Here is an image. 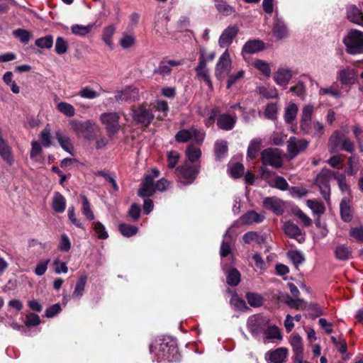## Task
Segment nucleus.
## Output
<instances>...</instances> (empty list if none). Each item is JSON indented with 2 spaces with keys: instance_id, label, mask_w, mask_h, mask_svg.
Listing matches in <instances>:
<instances>
[{
  "instance_id": "nucleus-35",
  "label": "nucleus",
  "mask_w": 363,
  "mask_h": 363,
  "mask_svg": "<svg viewBox=\"0 0 363 363\" xmlns=\"http://www.w3.org/2000/svg\"><path fill=\"white\" fill-rule=\"evenodd\" d=\"M69 125L71 130L75 132L77 134L84 135V131L91 128V123L90 121L82 123L73 121L69 123Z\"/></svg>"
},
{
  "instance_id": "nucleus-61",
  "label": "nucleus",
  "mask_w": 363,
  "mask_h": 363,
  "mask_svg": "<svg viewBox=\"0 0 363 363\" xmlns=\"http://www.w3.org/2000/svg\"><path fill=\"white\" fill-rule=\"evenodd\" d=\"M340 214L344 221H350L352 218L350 206L345 199L340 203Z\"/></svg>"
},
{
  "instance_id": "nucleus-8",
  "label": "nucleus",
  "mask_w": 363,
  "mask_h": 363,
  "mask_svg": "<svg viewBox=\"0 0 363 363\" xmlns=\"http://www.w3.org/2000/svg\"><path fill=\"white\" fill-rule=\"evenodd\" d=\"M261 159L264 165H270L276 168L281 167L282 164L281 154L278 149L268 148L263 150L261 153Z\"/></svg>"
},
{
  "instance_id": "nucleus-44",
  "label": "nucleus",
  "mask_w": 363,
  "mask_h": 363,
  "mask_svg": "<svg viewBox=\"0 0 363 363\" xmlns=\"http://www.w3.org/2000/svg\"><path fill=\"white\" fill-rule=\"evenodd\" d=\"M230 230L228 229L224 235V240L220 246V255L221 257H226L231 252L230 244L228 237H230Z\"/></svg>"
},
{
  "instance_id": "nucleus-34",
  "label": "nucleus",
  "mask_w": 363,
  "mask_h": 363,
  "mask_svg": "<svg viewBox=\"0 0 363 363\" xmlns=\"http://www.w3.org/2000/svg\"><path fill=\"white\" fill-rule=\"evenodd\" d=\"M86 280L87 277L85 274L81 275L79 277L74 290L72 293V296L74 298H79L83 296Z\"/></svg>"
},
{
  "instance_id": "nucleus-55",
  "label": "nucleus",
  "mask_w": 363,
  "mask_h": 363,
  "mask_svg": "<svg viewBox=\"0 0 363 363\" xmlns=\"http://www.w3.org/2000/svg\"><path fill=\"white\" fill-rule=\"evenodd\" d=\"M351 252L350 249L345 245H340L335 250V256L340 260H346L350 257Z\"/></svg>"
},
{
  "instance_id": "nucleus-12",
  "label": "nucleus",
  "mask_w": 363,
  "mask_h": 363,
  "mask_svg": "<svg viewBox=\"0 0 363 363\" xmlns=\"http://www.w3.org/2000/svg\"><path fill=\"white\" fill-rule=\"evenodd\" d=\"M115 99L118 102L135 101L139 99V91L135 87L128 86L116 91Z\"/></svg>"
},
{
  "instance_id": "nucleus-29",
  "label": "nucleus",
  "mask_w": 363,
  "mask_h": 363,
  "mask_svg": "<svg viewBox=\"0 0 363 363\" xmlns=\"http://www.w3.org/2000/svg\"><path fill=\"white\" fill-rule=\"evenodd\" d=\"M290 343L295 353L294 357H301L303 354L302 338L298 334H293L290 337Z\"/></svg>"
},
{
  "instance_id": "nucleus-48",
  "label": "nucleus",
  "mask_w": 363,
  "mask_h": 363,
  "mask_svg": "<svg viewBox=\"0 0 363 363\" xmlns=\"http://www.w3.org/2000/svg\"><path fill=\"white\" fill-rule=\"evenodd\" d=\"M118 229L121 234L125 237H131L138 233V228L125 223H121Z\"/></svg>"
},
{
  "instance_id": "nucleus-46",
  "label": "nucleus",
  "mask_w": 363,
  "mask_h": 363,
  "mask_svg": "<svg viewBox=\"0 0 363 363\" xmlns=\"http://www.w3.org/2000/svg\"><path fill=\"white\" fill-rule=\"evenodd\" d=\"M216 7L218 12L223 16H229L235 13L234 8L223 1H218Z\"/></svg>"
},
{
  "instance_id": "nucleus-3",
  "label": "nucleus",
  "mask_w": 363,
  "mask_h": 363,
  "mask_svg": "<svg viewBox=\"0 0 363 363\" xmlns=\"http://www.w3.org/2000/svg\"><path fill=\"white\" fill-rule=\"evenodd\" d=\"M232 69V60L228 49L220 56L215 68V76L222 80L230 73Z\"/></svg>"
},
{
  "instance_id": "nucleus-17",
  "label": "nucleus",
  "mask_w": 363,
  "mask_h": 363,
  "mask_svg": "<svg viewBox=\"0 0 363 363\" xmlns=\"http://www.w3.org/2000/svg\"><path fill=\"white\" fill-rule=\"evenodd\" d=\"M347 18L350 21L363 27V13L357 6L352 4L347 7Z\"/></svg>"
},
{
  "instance_id": "nucleus-18",
  "label": "nucleus",
  "mask_w": 363,
  "mask_h": 363,
  "mask_svg": "<svg viewBox=\"0 0 363 363\" xmlns=\"http://www.w3.org/2000/svg\"><path fill=\"white\" fill-rule=\"evenodd\" d=\"M304 133L311 135L313 137H321L324 132L325 128L319 121H314L308 123L307 129H301Z\"/></svg>"
},
{
  "instance_id": "nucleus-33",
  "label": "nucleus",
  "mask_w": 363,
  "mask_h": 363,
  "mask_svg": "<svg viewBox=\"0 0 363 363\" xmlns=\"http://www.w3.org/2000/svg\"><path fill=\"white\" fill-rule=\"evenodd\" d=\"M94 26V23H90L87 26L74 24L71 26V31L73 34L76 35L84 37L91 31Z\"/></svg>"
},
{
  "instance_id": "nucleus-28",
  "label": "nucleus",
  "mask_w": 363,
  "mask_h": 363,
  "mask_svg": "<svg viewBox=\"0 0 363 363\" xmlns=\"http://www.w3.org/2000/svg\"><path fill=\"white\" fill-rule=\"evenodd\" d=\"M264 44L259 40H252L247 41L242 48V52L252 54L261 51L264 49Z\"/></svg>"
},
{
  "instance_id": "nucleus-16",
  "label": "nucleus",
  "mask_w": 363,
  "mask_h": 363,
  "mask_svg": "<svg viewBox=\"0 0 363 363\" xmlns=\"http://www.w3.org/2000/svg\"><path fill=\"white\" fill-rule=\"evenodd\" d=\"M263 205L267 209L271 210L277 215H281L284 212V205L282 201L275 197L266 198Z\"/></svg>"
},
{
  "instance_id": "nucleus-23",
  "label": "nucleus",
  "mask_w": 363,
  "mask_h": 363,
  "mask_svg": "<svg viewBox=\"0 0 363 363\" xmlns=\"http://www.w3.org/2000/svg\"><path fill=\"white\" fill-rule=\"evenodd\" d=\"M55 137L65 151L73 155V144L70 137L67 134L59 130L55 133Z\"/></svg>"
},
{
  "instance_id": "nucleus-11",
  "label": "nucleus",
  "mask_w": 363,
  "mask_h": 363,
  "mask_svg": "<svg viewBox=\"0 0 363 363\" xmlns=\"http://www.w3.org/2000/svg\"><path fill=\"white\" fill-rule=\"evenodd\" d=\"M268 320V318L259 315H252L247 320V328L252 335H257L264 330Z\"/></svg>"
},
{
  "instance_id": "nucleus-15",
  "label": "nucleus",
  "mask_w": 363,
  "mask_h": 363,
  "mask_svg": "<svg viewBox=\"0 0 363 363\" xmlns=\"http://www.w3.org/2000/svg\"><path fill=\"white\" fill-rule=\"evenodd\" d=\"M294 72L286 67H279L274 72L273 79L279 86H286L294 75Z\"/></svg>"
},
{
  "instance_id": "nucleus-40",
  "label": "nucleus",
  "mask_w": 363,
  "mask_h": 363,
  "mask_svg": "<svg viewBox=\"0 0 363 363\" xmlns=\"http://www.w3.org/2000/svg\"><path fill=\"white\" fill-rule=\"evenodd\" d=\"M261 140L255 138L252 140L247 148V157L252 160L255 159L261 147Z\"/></svg>"
},
{
  "instance_id": "nucleus-31",
  "label": "nucleus",
  "mask_w": 363,
  "mask_h": 363,
  "mask_svg": "<svg viewBox=\"0 0 363 363\" xmlns=\"http://www.w3.org/2000/svg\"><path fill=\"white\" fill-rule=\"evenodd\" d=\"M339 79L344 84H352L356 81L357 74L353 69L341 70L338 75Z\"/></svg>"
},
{
  "instance_id": "nucleus-20",
  "label": "nucleus",
  "mask_w": 363,
  "mask_h": 363,
  "mask_svg": "<svg viewBox=\"0 0 363 363\" xmlns=\"http://www.w3.org/2000/svg\"><path fill=\"white\" fill-rule=\"evenodd\" d=\"M116 28L113 25H108L104 28L101 33V40L104 44L110 49L113 50V35L116 33Z\"/></svg>"
},
{
  "instance_id": "nucleus-27",
  "label": "nucleus",
  "mask_w": 363,
  "mask_h": 363,
  "mask_svg": "<svg viewBox=\"0 0 363 363\" xmlns=\"http://www.w3.org/2000/svg\"><path fill=\"white\" fill-rule=\"evenodd\" d=\"M274 36L277 40L285 38L288 36V29L285 23L280 19H277L272 28Z\"/></svg>"
},
{
  "instance_id": "nucleus-47",
  "label": "nucleus",
  "mask_w": 363,
  "mask_h": 363,
  "mask_svg": "<svg viewBox=\"0 0 363 363\" xmlns=\"http://www.w3.org/2000/svg\"><path fill=\"white\" fill-rule=\"evenodd\" d=\"M186 154L189 162H193L196 161L201 157V151L200 148L191 145L187 147Z\"/></svg>"
},
{
  "instance_id": "nucleus-50",
  "label": "nucleus",
  "mask_w": 363,
  "mask_h": 363,
  "mask_svg": "<svg viewBox=\"0 0 363 363\" xmlns=\"http://www.w3.org/2000/svg\"><path fill=\"white\" fill-rule=\"evenodd\" d=\"M81 198L82 199V213L86 217L87 219L90 220H93L94 218V216L91 209L90 203L87 198L84 195H82Z\"/></svg>"
},
{
  "instance_id": "nucleus-10",
  "label": "nucleus",
  "mask_w": 363,
  "mask_h": 363,
  "mask_svg": "<svg viewBox=\"0 0 363 363\" xmlns=\"http://www.w3.org/2000/svg\"><path fill=\"white\" fill-rule=\"evenodd\" d=\"M308 145V142L305 139H298L291 137L287 143V152L289 158H294L299 152L305 150Z\"/></svg>"
},
{
  "instance_id": "nucleus-24",
  "label": "nucleus",
  "mask_w": 363,
  "mask_h": 363,
  "mask_svg": "<svg viewBox=\"0 0 363 363\" xmlns=\"http://www.w3.org/2000/svg\"><path fill=\"white\" fill-rule=\"evenodd\" d=\"M197 76L204 80L209 88L212 89V84L211 82L208 71L206 67V60L203 55L199 59V63L196 69Z\"/></svg>"
},
{
  "instance_id": "nucleus-42",
  "label": "nucleus",
  "mask_w": 363,
  "mask_h": 363,
  "mask_svg": "<svg viewBox=\"0 0 363 363\" xmlns=\"http://www.w3.org/2000/svg\"><path fill=\"white\" fill-rule=\"evenodd\" d=\"M57 109L67 117H72L75 114L74 106L67 102H60L57 104Z\"/></svg>"
},
{
  "instance_id": "nucleus-38",
  "label": "nucleus",
  "mask_w": 363,
  "mask_h": 363,
  "mask_svg": "<svg viewBox=\"0 0 363 363\" xmlns=\"http://www.w3.org/2000/svg\"><path fill=\"white\" fill-rule=\"evenodd\" d=\"M298 106L294 103L289 104L285 108L284 120L287 123H292L296 117Z\"/></svg>"
},
{
  "instance_id": "nucleus-59",
  "label": "nucleus",
  "mask_w": 363,
  "mask_h": 363,
  "mask_svg": "<svg viewBox=\"0 0 363 363\" xmlns=\"http://www.w3.org/2000/svg\"><path fill=\"white\" fill-rule=\"evenodd\" d=\"M259 93L265 98H276L278 95L277 90L273 86H261L258 88Z\"/></svg>"
},
{
  "instance_id": "nucleus-4",
  "label": "nucleus",
  "mask_w": 363,
  "mask_h": 363,
  "mask_svg": "<svg viewBox=\"0 0 363 363\" xmlns=\"http://www.w3.org/2000/svg\"><path fill=\"white\" fill-rule=\"evenodd\" d=\"M120 116L116 112L104 113L100 116V121L105 125L109 135H113L121 128Z\"/></svg>"
},
{
  "instance_id": "nucleus-41",
  "label": "nucleus",
  "mask_w": 363,
  "mask_h": 363,
  "mask_svg": "<svg viewBox=\"0 0 363 363\" xmlns=\"http://www.w3.org/2000/svg\"><path fill=\"white\" fill-rule=\"evenodd\" d=\"M252 65L262 74L269 77L271 74L270 65L264 60L257 59L252 62Z\"/></svg>"
},
{
  "instance_id": "nucleus-53",
  "label": "nucleus",
  "mask_w": 363,
  "mask_h": 363,
  "mask_svg": "<svg viewBox=\"0 0 363 363\" xmlns=\"http://www.w3.org/2000/svg\"><path fill=\"white\" fill-rule=\"evenodd\" d=\"M288 257L291 260L296 267L300 264H302L305 260V257L302 252L298 250L289 251L288 252Z\"/></svg>"
},
{
  "instance_id": "nucleus-32",
  "label": "nucleus",
  "mask_w": 363,
  "mask_h": 363,
  "mask_svg": "<svg viewBox=\"0 0 363 363\" xmlns=\"http://www.w3.org/2000/svg\"><path fill=\"white\" fill-rule=\"evenodd\" d=\"M105 90L102 88L99 89V91L94 90L90 86H83L79 91V95L83 99H94L97 98L101 93H104Z\"/></svg>"
},
{
  "instance_id": "nucleus-45",
  "label": "nucleus",
  "mask_w": 363,
  "mask_h": 363,
  "mask_svg": "<svg viewBox=\"0 0 363 363\" xmlns=\"http://www.w3.org/2000/svg\"><path fill=\"white\" fill-rule=\"evenodd\" d=\"M154 107L156 111L160 112V113L157 115L158 119L162 120L167 116L169 107L167 101L159 100L156 102V104L154 106Z\"/></svg>"
},
{
  "instance_id": "nucleus-19",
  "label": "nucleus",
  "mask_w": 363,
  "mask_h": 363,
  "mask_svg": "<svg viewBox=\"0 0 363 363\" xmlns=\"http://www.w3.org/2000/svg\"><path fill=\"white\" fill-rule=\"evenodd\" d=\"M236 117L227 113L220 115L217 118V125L219 128L230 130L233 128L236 123Z\"/></svg>"
},
{
  "instance_id": "nucleus-9",
  "label": "nucleus",
  "mask_w": 363,
  "mask_h": 363,
  "mask_svg": "<svg viewBox=\"0 0 363 363\" xmlns=\"http://www.w3.org/2000/svg\"><path fill=\"white\" fill-rule=\"evenodd\" d=\"M333 173L329 169H323L316 177V184L320 188L323 196L327 199L330 194L329 182Z\"/></svg>"
},
{
  "instance_id": "nucleus-36",
  "label": "nucleus",
  "mask_w": 363,
  "mask_h": 363,
  "mask_svg": "<svg viewBox=\"0 0 363 363\" xmlns=\"http://www.w3.org/2000/svg\"><path fill=\"white\" fill-rule=\"evenodd\" d=\"M179 359L178 349L176 347L174 342L170 341V343L167 347V352L164 353V356L162 359H167L169 362L177 361Z\"/></svg>"
},
{
  "instance_id": "nucleus-51",
  "label": "nucleus",
  "mask_w": 363,
  "mask_h": 363,
  "mask_svg": "<svg viewBox=\"0 0 363 363\" xmlns=\"http://www.w3.org/2000/svg\"><path fill=\"white\" fill-rule=\"evenodd\" d=\"M240 281V274L235 269H231L228 271L227 275V283L230 286H236Z\"/></svg>"
},
{
  "instance_id": "nucleus-57",
  "label": "nucleus",
  "mask_w": 363,
  "mask_h": 363,
  "mask_svg": "<svg viewBox=\"0 0 363 363\" xmlns=\"http://www.w3.org/2000/svg\"><path fill=\"white\" fill-rule=\"evenodd\" d=\"M40 139L42 144L48 147L52 145L51 131L48 125H47L40 133Z\"/></svg>"
},
{
  "instance_id": "nucleus-63",
  "label": "nucleus",
  "mask_w": 363,
  "mask_h": 363,
  "mask_svg": "<svg viewBox=\"0 0 363 363\" xmlns=\"http://www.w3.org/2000/svg\"><path fill=\"white\" fill-rule=\"evenodd\" d=\"M52 266L54 267V271L57 274H66L68 272V267L67 263L61 261L59 258H56L52 262Z\"/></svg>"
},
{
  "instance_id": "nucleus-43",
  "label": "nucleus",
  "mask_w": 363,
  "mask_h": 363,
  "mask_svg": "<svg viewBox=\"0 0 363 363\" xmlns=\"http://www.w3.org/2000/svg\"><path fill=\"white\" fill-rule=\"evenodd\" d=\"M4 82L10 86L11 90L14 94H18L20 92V88L16 84L15 81L13 80V74L11 72H6L3 76Z\"/></svg>"
},
{
  "instance_id": "nucleus-26",
  "label": "nucleus",
  "mask_w": 363,
  "mask_h": 363,
  "mask_svg": "<svg viewBox=\"0 0 363 363\" xmlns=\"http://www.w3.org/2000/svg\"><path fill=\"white\" fill-rule=\"evenodd\" d=\"M264 215L257 213L254 211H250L240 217V221L245 225H251L261 223L264 220Z\"/></svg>"
},
{
  "instance_id": "nucleus-64",
  "label": "nucleus",
  "mask_w": 363,
  "mask_h": 363,
  "mask_svg": "<svg viewBox=\"0 0 363 363\" xmlns=\"http://www.w3.org/2000/svg\"><path fill=\"white\" fill-rule=\"evenodd\" d=\"M53 44V38L51 35H46L45 37L38 38L35 40L36 46L40 48H50Z\"/></svg>"
},
{
  "instance_id": "nucleus-1",
  "label": "nucleus",
  "mask_w": 363,
  "mask_h": 363,
  "mask_svg": "<svg viewBox=\"0 0 363 363\" xmlns=\"http://www.w3.org/2000/svg\"><path fill=\"white\" fill-rule=\"evenodd\" d=\"M342 43L346 52L350 55L363 53V32L357 29H351L344 36Z\"/></svg>"
},
{
  "instance_id": "nucleus-52",
  "label": "nucleus",
  "mask_w": 363,
  "mask_h": 363,
  "mask_svg": "<svg viewBox=\"0 0 363 363\" xmlns=\"http://www.w3.org/2000/svg\"><path fill=\"white\" fill-rule=\"evenodd\" d=\"M68 43L62 37H57L55 41V50L58 55L65 54L68 49Z\"/></svg>"
},
{
  "instance_id": "nucleus-7",
  "label": "nucleus",
  "mask_w": 363,
  "mask_h": 363,
  "mask_svg": "<svg viewBox=\"0 0 363 363\" xmlns=\"http://www.w3.org/2000/svg\"><path fill=\"white\" fill-rule=\"evenodd\" d=\"M133 118L136 123L147 126L154 118V115L147 108V105L143 104L133 110Z\"/></svg>"
},
{
  "instance_id": "nucleus-60",
  "label": "nucleus",
  "mask_w": 363,
  "mask_h": 363,
  "mask_svg": "<svg viewBox=\"0 0 363 363\" xmlns=\"http://www.w3.org/2000/svg\"><path fill=\"white\" fill-rule=\"evenodd\" d=\"M231 176L234 178H239L244 174V166L239 162L233 163L229 166Z\"/></svg>"
},
{
  "instance_id": "nucleus-62",
  "label": "nucleus",
  "mask_w": 363,
  "mask_h": 363,
  "mask_svg": "<svg viewBox=\"0 0 363 363\" xmlns=\"http://www.w3.org/2000/svg\"><path fill=\"white\" fill-rule=\"evenodd\" d=\"M242 239L244 242L247 244H250L252 242L261 243L264 240L262 236H259L256 232L254 231H250L245 233L243 235Z\"/></svg>"
},
{
  "instance_id": "nucleus-21",
  "label": "nucleus",
  "mask_w": 363,
  "mask_h": 363,
  "mask_svg": "<svg viewBox=\"0 0 363 363\" xmlns=\"http://www.w3.org/2000/svg\"><path fill=\"white\" fill-rule=\"evenodd\" d=\"M315 107L311 104L303 106L301 111L300 128L307 129L308 123L312 121V116L314 113Z\"/></svg>"
},
{
  "instance_id": "nucleus-14",
  "label": "nucleus",
  "mask_w": 363,
  "mask_h": 363,
  "mask_svg": "<svg viewBox=\"0 0 363 363\" xmlns=\"http://www.w3.org/2000/svg\"><path fill=\"white\" fill-rule=\"evenodd\" d=\"M238 27L236 26H228L220 35L218 44L221 48H228L233 42L238 33Z\"/></svg>"
},
{
  "instance_id": "nucleus-39",
  "label": "nucleus",
  "mask_w": 363,
  "mask_h": 363,
  "mask_svg": "<svg viewBox=\"0 0 363 363\" xmlns=\"http://www.w3.org/2000/svg\"><path fill=\"white\" fill-rule=\"evenodd\" d=\"M0 155L7 163L11 164L13 162V158L11 150L3 139L0 140Z\"/></svg>"
},
{
  "instance_id": "nucleus-30",
  "label": "nucleus",
  "mask_w": 363,
  "mask_h": 363,
  "mask_svg": "<svg viewBox=\"0 0 363 363\" xmlns=\"http://www.w3.org/2000/svg\"><path fill=\"white\" fill-rule=\"evenodd\" d=\"M52 207L57 213H62L65 211L66 207V199L60 193L55 192L54 194Z\"/></svg>"
},
{
  "instance_id": "nucleus-49",
  "label": "nucleus",
  "mask_w": 363,
  "mask_h": 363,
  "mask_svg": "<svg viewBox=\"0 0 363 363\" xmlns=\"http://www.w3.org/2000/svg\"><path fill=\"white\" fill-rule=\"evenodd\" d=\"M216 156L218 158L223 157L228 151L227 142L225 140H218L215 143L214 148Z\"/></svg>"
},
{
  "instance_id": "nucleus-13",
  "label": "nucleus",
  "mask_w": 363,
  "mask_h": 363,
  "mask_svg": "<svg viewBox=\"0 0 363 363\" xmlns=\"http://www.w3.org/2000/svg\"><path fill=\"white\" fill-rule=\"evenodd\" d=\"M288 350L284 347H279L274 350H269L265 354V360L267 363H284L287 357Z\"/></svg>"
},
{
  "instance_id": "nucleus-5",
  "label": "nucleus",
  "mask_w": 363,
  "mask_h": 363,
  "mask_svg": "<svg viewBox=\"0 0 363 363\" xmlns=\"http://www.w3.org/2000/svg\"><path fill=\"white\" fill-rule=\"evenodd\" d=\"M179 182L184 184H189L196 179L199 173V167L196 164L186 162L180 169H177Z\"/></svg>"
},
{
  "instance_id": "nucleus-22",
  "label": "nucleus",
  "mask_w": 363,
  "mask_h": 363,
  "mask_svg": "<svg viewBox=\"0 0 363 363\" xmlns=\"http://www.w3.org/2000/svg\"><path fill=\"white\" fill-rule=\"evenodd\" d=\"M155 191V185L153 182V177L151 176H146L142 184V186L138 191V195L141 197L151 196Z\"/></svg>"
},
{
  "instance_id": "nucleus-2",
  "label": "nucleus",
  "mask_w": 363,
  "mask_h": 363,
  "mask_svg": "<svg viewBox=\"0 0 363 363\" xmlns=\"http://www.w3.org/2000/svg\"><path fill=\"white\" fill-rule=\"evenodd\" d=\"M329 146L331 152H335L340 150L352 152L354 144L349 138L343 135L340 131H335L329 139Z\"/></svg>"
},
{
  "instance_id": "nucleus-54",
  "label": "nucleus",
  "mask_w": 363,
  "mask_h": 363,
  "mask_svg": "<svg viewBox=\"0 0 363 363\" xmlns=\"http://www.w3.org/2000/svg\"><path fill=\"white\" fill-rule=\"evenodd\" d=\"M135 43V38L134 35L127 33H123L119 41L120 45L124 49L132 47Z\"/></svg>"
},
{
  "instance_id": "nucleus-6",
  "label": "nucleus",
  "mask_w": 363,
  "mask_h": 363,
  "mask_svg": "<svg viewBox=\"0 0 363 363\" xmlns=\"http://www.w3.org/2000/svg\"><path fill=\"white\" fill-rule=\"evenodd\" d=\"M205 138V133L203 131L191 128L189 130H182L176 135V140L178 142L186 143L189 140H192L197 144L201 145Z\"/></svg>"
},
{
  "instance_id": "nucleus-58",
  "label": "nucleus",
  "mask_w": 363,
  "mask_h": 363,
  "mask_svg": "<svg viewBox=\"0 0 363 363\" xmlns=\"http://www.w3.org/2000/svg\"><path fill=\"white\" fill-rule=\"evenodd\" d=\"M50 262V261L49 259H44L40 260L37 263V264L34 269V273L38 277H41L43 274H45L48 269V266Z\"/></svg>"
},
{
  "instance_id": "nucleus-37",
  "label": "nucleus",
  "mask_w": 363,
  "mask_h": 363,
  "mask_svg": "<svg viewBox=\"0 0 363 363\" xmlns=\"http://www.w3.org/2000/svg\"><path fill=\"white\" fill-rule=\"evenodd\" d=\"M283 229L284 233L291 238H296L301 235V230L294 223L287 221L284 223Z\"/></svg>"
},
{
  "instance_id": "nucleus-25",
  "label": "nucleus",
  "mask_w": 363,
  "mask_h": 363,
  "mask_svg": "<svg viewBox=\"0 0 363 363\" xmlns=\"http://www.w3.org/2000/svg\"><path fill=\"white\" fill-rule=\"evenodd\" d=\"M169 343L170 342L166 341L164 339L156 340L150 346V352L155 353L159 359H162Z\"/></svg>"
},
{
  "instance_id": "nucleus-56",
  "label": "nucleus",
  "mask_w": 363,
  "mask_h": 363,
  "mask_svg": "<svg viewBox=\"0 0 363 363\" xmlns=\"http://www.w3.org/2000/svg\"><path fill=\"white\" fill-rule=\"evenodd\" d=\"M13 35L18 38L23 43H27L32 37V34L28 30L24 29H17L13 30Z\"/></svg>"
}]
</instances>
